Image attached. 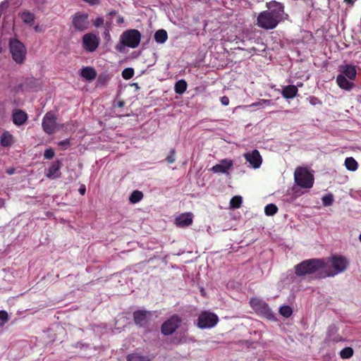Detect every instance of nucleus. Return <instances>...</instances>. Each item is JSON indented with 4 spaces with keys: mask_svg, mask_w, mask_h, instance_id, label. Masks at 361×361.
Here are the masks:
<instances>
[{
    "mask_svg": "<svg viewBox=\"0 0 361 361\" xmlns=\"http://www.w3.org/2000/svg\"><path fill=\"white\" fill-rule=\"evenodd\" d=\"M326 267L324 259H305L295 265V274L297 276L302 277L314 274H320Z\"/></svg>",
    "mask_w": 361,
    "mask_h": 361,
    "instance_id": "1",
    "label": "nucleus"
},
{
    "mask_svg": "<svg viewBox=\"0 0 361 361\" xmlns=\"http://www.w3.org/2000/svg\"><path fill=\"white\" fill-rule=\"evenodd\" d=\"M324 259L326 261L324 273L321 274L319 278L334 277L344 272L349 265L348 259L339 255H333Z\"/></svg>",
    "mask_w": 361,
    "mask_h": 361,
    "instance_id": "2",
    "label": "nucleus"
},
{
    "mask_svg": "<svg viewBox=\"0 0 361 361\" xmlns=\"http://www.w3.org/2000/svg\"><path fill=\"white\" fill-rule=\"evenodd\" d=\"M294 179L296 184L302 188H311L314 184L313 175L304 167L296 168Z\"/></svg>",
    "mask_w": 361,
    "mask_h": 361,
    "instance_id": "3",
    "label": "nucleus"
},
{
    "mask_svg": "<svg viewBox=\"0 0 361 361\" xmlns=\"http://www.w3.org/2000/svg\"><path fill=\"white\" fill-rule=\"evenodd\" d=\"M9 47L13 61L18 64L23 63L27 52L25 45L17 39H11L9 42Z\"/></svg>",
    "mask_w": 361,
    "mask_h": 361,
    "instance_id": "4",
    "label": "nucleus"
},
{
    "mask_svg": "<svg viewBox=\"0 0 361 361\" xmlns=\"http://www.w3.org/2000/svg\"><path fill=\"white\" fill-rule=\"evenodd\" d=\"M219 322L218 316L210 312H202L197 319V326L200 329H212Z\"/></svg>",
    "mask_w": 361,
    "mask_h": 361,
    "instance_id": "5",
    "label": "nucleus"
},
{
    "mask_svg": "<svg viewBox=\"0 0 361 361\" xmlns=\"http://www.w3.org/2000/svg\"><path fill=\"white\" fill-rule=\"evenodd\" d=\"M120 40L123 45L134 49L140 44L141 33L136 29L128 30L122 33Z\"/></svg>",
    "mask_w": 361,
    "mask_h": 361,
    "instance_id": "6",
    "label": "nucleus"
},
{
    "mask_svg": "<svg viewBox=\"0 0 361 361\" xmlns=\"http://www.w3.org/2000/svg\"><path fill=\"white\" fill-rule=\"evenodd\" d=\"M271 13H269L268 11L261 12L257 18L256 25L264 30H272L274 29L280 20L276 18Z\"/></svg>",
    "mask_w": 361,
    "mask_h": 361,
    "instance_id": "7",
    "label": "nucleus"
},
{
    "mask_svg": "<svg viewBox=\"0 0 361 361\" xmlns=\"http://www.w3.org/2000/svg\"><path fill=\"white\" fill-rule=\"evenodd\" d=\"M267 7L268 12L271 13V14L280 21L288 17L284 11V5L282 3L272 0L267 3Z\"/></svg>",
    "mask_w": 361,
    "mask_h": 361,
    "instance_id": "8",
    "label": "nucleus"
},
{
    "mask_svg": "<svg viewBox=\"0 0 361 361\" xmlns=\"http://www.w3.org/2000/svg\"><path fill=\"white\" fill-rule=\"evenodd\" d=\"M181 319L179 316L174 314L164 322L161 330L164 335H171L180 326Z\"/></svg>",
    "mask_w": 361,
    "mask_h": 361,
    "instance_id": "9",
    "label": "nucleus"
},
{
    "mask_svg": "<svg viewBox=\"0 0 361 361\" xmlns=\"http://www.w3.org/2000/svg\"><path fill=\"white\" fill-rule=\"evenodd\" d=\"M42 126L43 130L48 135H51L55 132L56 128V117L51 111H49L44 115Z\"/></svg>",
    "mask_w": 361,
    "mask_h": 361,
    "instance_id": "10",
    "label": "nucleus"
},
{
    "mask_svg": "<svg viewBox=\"0 0 361 361\" xmlns=\"http://www.w3.org/2000/svg\"><path fill=\"white\" fill-rule=\"evenodd\" d=\"M99 44L97 36L93 33H87L82 37V47L88 52H93L97 49Z\"/></svg>",
    "mask_w": 361,
    "mask_h": 361,
    "instance_id": "11",
    "label": "nucleus"
},
{
    "mask_svg": "<svg viewBox=\"0 0 361 361\" xmlns=\"http://www.w3.org/2000/svg\"><path fill=\"white\" fill-rule=\"evenodd\" d=\"M88 15L87 13H77L73 18V25L75 30L84 31L89 27Z\"/></svg>",
    "mask_w": 361,
    "mask_h": 361,
    "instance_id": "12",
    "label": "nucleus"
},
{
    "mask_svg": "<svg viewBox=\"0 0 361 361\" xmlns=\"http://www.w3.org/2000/svg\"><path fill=\"white\" fill-rule=\"evenodd\" d=\"M244 157L254 169H258L262 164V157L257 149L245 154Z\"/></svg>",
    "mask_w": 361,
    "mask_h": 361,
    "instance_id": "13",
    "label": "nucleus"
},
{
    "mask_svg": "<svg viewBox=\"0 0 361 361\" xmlns=\"http://www.w3.org/2000/svg\"><path fill=\"white\" fill-rule=\"evenodd\" d=\"M338 327L335 324H331L326 331V342L338 343L343 341V338L338 334Z\"/></svg>",
    "mask_w": 361,
    "mask_h": 361,
    "instance_id": "14",
    "label": "nucleus"
},
{
    "mask_svg": "<svg viewBox=\"0 0 361 361\" xmlns=\"http://www.w3.org/2000/svg\"><path fill=\"white\" fill-rule=\"evenodd\" d=\"M251 302L253 307L261 314L269 319L274 318V314L269 305L266 302L263 301H257L255 303L252 301Z\"/></svg>",
    "mask_w": 361,
    "mask_h": 361,
    "instance_id": "15",
    "label": "nucleus"
},
{
    "mask_svg": "<svg viewBox=\"0 0 361 361\" xmlns=\"http://www.w3.org/2000/svg\"><path fill=\"white\" fill-rule=\"evenodd\" d=\"M150 313L146 310H138L133 313V319L135 323L140 326H144L147 324Z\"/></svg>",
    "mask_w": 361,
    "mask_h": 361,
    "instance_id": "16",
    "label": "nucleus"
},
{
    "mask_svg": "<svg viewBox=\"0 0 361 361\" xmlns=\"http://www.w3.org/2000/svg\"><path fill=\"white\" fill-rule=\"evenodd\" d=\"M27 120V115L24 111L20 109H16L13 111L12 121L15 125L18 126H22L26 122Z\"/></svg>",
    "mask_w": 361,
    "mask_h": 361,
    "instance_id": "17",
    "label": "nucleus"
},
{
    "mask_svg": "<svg viewBox=\"0 0 361 361\" xmlns=\"http://www.w3.org/2000/svg\"><path fill=\"white\" fill-rule=\"evenodd\" d=\"M193 214L191 212H186L180 214L175 219L177 226H190L192 224Z\"/></svg>",
    "mask_w": 361,
    "mask_h": 361,
    "instance_id": "18",
    "label": "nucleus"
},
{
    "mask_svg": "<svg viewBox=\"0 0 361 361\" xmlns=\"http://www.w3.org/2000/svg\"><path fill=\"white\" fill-rule=\"evenodd\" d=\"M340 71L343 72V75L350 80H355L357 75L355 66L352 64H345L340 66Z\"/></svg>",
    "mask_w": 361,
    "mask_h": 361,
    "instance_id": "19",
    "label": "nucleus"
},
{
    "mask_svg": "<svg viewBox=\"0 0 361 361\" xmlns=\"http://www.w3.org/2000/svg\"><path fill=\"white\" fill-rule=\"evenodd\" d=\"M61 166V161L59 160H56L54 161L50 167L48 169V171L47 173V176L49 178H55L61 176V172L59 171L60 168Z\"/></svg>",
    "mask_w": 361,
    "mask_h": 361,
    "instance_id": "20",
    "label": "nucleus"
},
{
    "mask_svg": "<svg viewBox=\"0 0 361 361\" xmlns=\"http://www.w3.org/2000/svg\"><path fill=\"white\" fill-rule=\"evenodd\" d=\"M233 166V161L224 159L221 161V164H216L212 169V171L214 173H227L228 170L230 169Z\"/></svg>",
    "mask_w": 361,
    "mask_h": 361,
    "instance_id": "21",
    "label": "nucleus"
},
{
    "mask_svg": "<svg viewBox=\"0 0 361 361\" xmlns=\"http://www.w3.org/2000/svg\"><path fill=\"white\" fill-rule=\"evenodd\" d=\"M338 87L345 90H350L354 87V83L350 82L343 74H339L336 78Z\"/></svg>",
    "mask_w": 361,
    "mask_h": 361,
    "instance_id": "22",
    "label": "nucleus"
},
{
    "mask_svg": "<svg viewBox=\"0 0 361 361\" xmlns=\"http://www.w3.org/2000/svg\"><path fill=\"white\" fill-rule=\"evenodd\" d=\"M80 75L87 80L92 81L96 78L97 71L92 67L85 66L81 69Z\"/></svg>",
    "mask_w": 361,
    "mask_h": 361,
    "instance_id": "23",
    "label": "nucleus"
},
{
    "mask_svg": "<svg viewBox=\"0 0 361 361\" xmlns=\"http://www.w3.org/2000/svg\"><path fill=\"white\" fill-rule=\"evenodd\" d=\"M298 87L293 85L286 86L282 91V95L286 99H293L298 93Z\"/></svg>",
    "mask_w": 361,
    "mask_h": 361,
    "instance_id": "24",
    "label": "nucleus"
},
{
    "mask_svg": "<svg viewBox=\"0 0 361 361\" xmlns=\"http://www.w3.org/2000/svg\"><path fill=\"white\" fill-rule=\"evenodd\" d=\"M0 142L4 147H10L14 142L13 136L8 131H4L1 134Z\"/></svg>",
    "mask_w": 361,
    "mask_h": 361,
    "instance_id": "25",
    "label": "nucleus"
},
{
    "mask_svg": "<svg viewBox=\"0 0 361 361\" xmlns=\"http://www.w3.org/2000/svg\"><path fill=\"white\" fill-rule=\"evenodd\" d=\"M154 37L157 43L163 44L167 40L168 34L165 30L160 29L155 32Z\"/></svg>",
    "mask_w": 361,
    "mask_h": 361,
    "instance_id": "26",
    "label": "nucleus"
},
{
    "mask_svg": "<svg viewBox=\"0 0 361 361\" xmlns=\"http://www.w3.org/2000/svg\"><path fill=\"white\" fill-rule=\"evenodd\" d=\"M20 18L25 24H28L30 25L34 23L35 19V15L32 13L27 11L23 12L20 15Z\"/></svg>",
    "mask_w": 361,
    "mask_h": 361,
    "instance_id": "27",
    "label": "nucleus"
},
{
    "mask_svg": "<svg viewBox=\"0 0 361 361\" xmlns=\"http://www.w3.org/2000/svg\"><path fill=\"white\" fill-rule=\"evenodd\" d=\"M127 361H152L148 356L142 355L140 353H134L127 356Z\"/></svg>",
    "mask_w": 361,
    "mask_h": 361,
    "instance_id": "28",
    "label": "nucleus"
},
{
    "mask_svg": "<svg viewBox=\"0 0 361 361\" xmlns=\"http://www.w3.org/2000/svg\"><path fill=\"white\" fill-rule=\"evenodd\" d=\"M187 87H188V84L185 82V80H180L177 81L175 84V87H174L175 92L178 94H182L185 92Z\"/></svg>",
    "mask_w": 361,
    "mask_h": 361,
    "instance_id": "29",
    "label": "nucleus"
},
{
    "mask_svg": "<svg viewBox=\"0 0 361 361\" xmlns=\"http://www.w3.org/2000/svg\"><path fill=\"white\" fill-rule=\"evenodd\" d=\"M344 164L346 169L350 171H355L357 169V162L353 157H347Z\"/></svg>",
    "mask_w": 361,
    "mask_h": 361,
    "instance_id": "30",
    "label": "nucleus"
},
{
    "mask_svg": "<svg viewBox=\"0 0 361 361\" xmlns=\"http://www.w3.org/2000/svg\"><path fill=\"white\" fill-rule=\"evenodd\" d=\"M143 193L140 190H134L129 197V201L130 203L135 204L139 202L143 198Z\"/></svg>",
    "mask_w": 361,
    "mask_h": 361,
    "instance_id": "31",
    "label": "nucleus"
},
{
    "mask_svg": "<svg viewBox=\"0 0 361 361\" xmlns=\"http://www.w3.org/2000/svg\"><path fill=\"white\" fill-rule=\"evenodd\" d=\"M243 198L240 195H235L230 200V207L232 209H238L241 207Z\"/></svg>",
    "mask_w": 361,
    "mask_h": 361,
    "instance_id": "32",
    "label": "nucleus"
},
{
    "mask_svg": "<svg viewBox=\"0 0 361 361\" xmlns=\"http://www.w3.org/2000/svg\"><path fill=\"white\" fill-rule=\"evenodd\" d=\"M353 355V349L350 347H345L340 351V356L343 359H349Z\"/></svg>",
    "mask_w": 361,
    "mask_h": 361,
    "instance_id": "33",
    "label": "nucleus"
},
{
    "mask_svg": "<svg viewBox=\"0 0 361 361\" xmlns=\"http://www.w3.org/2000/svg\"><path fill=\"white\" fill-rule=\"evenodd\" d=\"M278 211V208L274 204H269L264 208V212L267 216H272Z\"/></svg>",
    "mask_w": 361,
    "mask_h": 361,
    "instance_id": "34",
    "label": "nucleus"
},
{
    "mask_svg": "<svg viewBox=\"0 0 361 361\" xmlns=\"http://www.w3.org/2000/svg\"><path fill=\"white\" fill-rule=\"evenodd\" d=\"M279 313L282 316L288 318V317L291 316V314L293 313V310H292V308L290 306L284 305V306H282V307H280Z\"/></svg>",
    "mask_w": 361,
    "mask_h": 361,
    "instance_id": "35",
    "label": "nucleus"
},
{
    "mask_svg": "<svg viewBox=\"0 0 361 361\" xmlns=\"http://www.w3.org/2000/svg\"><path fill=\"white\" fill-rule=\"evenodd\" d=\"M134 75V69L132 68H126L122 71V77L125 80H129Z\"/></svg>",
    "mask_w": 361,
    "mask_h": 361,
    "instance_id": "36",
    "label": "nucleus"
},
{
    "mask_svg": "<svg viewBox=\"0 0 361 361\" xmlns=\"http://www.w3.org/2000/svg\"><path fill=\"white\" fill-rule=\"evenodd\" d=\"M334 202V197L331 194L326 195L322 197V204L324 207L331 206Z\"/></svg>",
    "mask_w": 361,
    "mask_h": 361,
    "instance_id": "37",
    "label": "nucleus"
},
{
    "mask_svg": "<svg viewBox=\"0 0 361 361\" xmlns=\"http://www.w3.org/2000/svg\"><path fill=\"white\" fill-rule=\"evenodd\" d=\"M176 149L172 148L170 149L169 154L166 157V161L169 164H173L176 161Z\"/></svg>",
    "mask_w": 361,
    "mask_h": 361,
    "instance_id": "38",
    "label": "nucleus"
},
{
    "mask_svg": "<svg viewBox=\"0 0 361 361\" xmlns=\"http://www.w3.org/2000/svg\"><path fill=\"white\" fill-rule=\"evenodd\" d=\"M54 151L52 148H48L44 151V157L47 159H51L54 157Z\"/></svg>",
    "mask_w": 361,
    "mask_h": 361,
    "instance_id": "39",
    "label": "nucleus"
},
{
    "mask_svg": "<svg viewBox=\"0 0 361 361\" xmlns=\"http://www.w3.org/2000/svg\"><path fill=\"white\" fill-rule=\"evenodd\" d=\"M9 319L8 314L6 311L5 310H1L0 311V320H1L4 322H8Z\"/></svg>",
    "mask_w": 361,
    "mask_h": 361,
    "instance_id": "40",
    "label": "nucleus"
},
{
    "mask_svg": "<svg viewBox=\"0 0 361 361\" xmlns=\"http://www.w3.org/2000/svg\"><path fill=\"white\" fill-rule=\"evenodd\" d=\"M58 145L61 147H63L65 148L68 147L70 145V141L68 139L60 141Z\"/></svg>",
    "mask_w": 361,
    "mask_h": 361,
    "instance_id": "41",
    "label": "nucleus"
},
{
    "mask_svg": "<svg viewBox=\"0 0 361 361\" xmlns=\"http://www.w3.org/2000/svg\"><path fill=\"white\" fill-rule=\"evenodd\" d=\"M104 23V20L102 18H97L94 22V25L96 27H99Z\"/></svg>",
    "mask_w": 361,
    "mask_h": 361,
    "instance_id": "42",
    "label": "nucleus"
},
{
    "mask_svg": "<svg viewBox=\"0 0 361 361\" xmlns=\"http://www.w3.org/2000/svg\"><path fill=\"white\" fill-rule=\"evenodd\" d=\"M221 102L224 106H227L229 104V99L226 96L221 97Z\"/></svg>",
    "mask_w": 361,
    "mask_h": 361,
    "instance_id": "43",
    "label": "nucleus"
},
{
    "mask_svg": "<svg viewBox=\"0 0 361 361\" xmlns=\"http://www.w3.org/2000/svg\"><path fill=\"white\" fill-rule=\"evenodd\" d=\"M86 192V188L85 185H82L79 188V192L81 195H84Z\"/></svg>",
    "mask_w": 361,
    "mask_h": 361,
    "instance_id": "44",
    "label": "nucleus"
},
{
    "mask_svg": "<svg viewBox=\"0 0 361 361\" xmlns=\"http://www.w3.org/2000/svg\"><path fill=\"white\" fill-rule=\"evenodd\" d=\"M116 22H117V23H118V24H119V25H120V24H122V23L124 22V19H123V17H121V16H118V17L117 18Z\"/></svg>",
    "mask_w": 361,
    "mask_h": 361,
    "instance_id": "45",
    "label": "nucleus"
},
{
    "mask_svg": "<svg viewBox=\"0 0 361 361\" xmlns=\"http://www.w3.org/2000/svg\"><path fill=\"white\" fill-rule=\"evenodd\" d=\"M14 172H15V169H13V168L8 169H7V170H6V173H7L8 174H9V175H12V174H13V173H14Z\"/></svg>",
    "mask_w": 361,
    "mask_h": 361,
    "instance_id": "46",
    "label": "nucleus"
},
{
    "mask_svg": "<svg viewBox=\"0 0 361 361\" xmlns=\"http://www.w3.org/2000/svg\"><path fill=\"white\" fill-rule=\"evenodd\" d=\"M355 1L356 0H344V1L349 5H353Z\"/></svg>",
    "mask_w": 361,
    "mask_h": 361,
    "instance_id": "47",
    "label": "nucleus"
},
{
    "mask_svg": "<svg viewBox=\"0 0 361 361\" xmlns=\"http://www.w3.org/2000/svg\"><path fill=\"white\" fill-rule=\"evenodd\" d=\"M104 34H105V38H106L108 40H109L111 38V35L109 34V30H107V32H105Z\"/></svg>",
    "mask_w": 361,
    "mask_h": 361,
    "instance_id": "48",
    "label": "nucleus"
},
{
    "mask_svg": "<svg viewBox=\"0 0 361 361\" xmlns=\"http://www.w3.org/2000/svg\"><path fill=\"white\" fill-rule=\"evenodd\" d=\"M117 105H118V107H120V108H121V107H122V106H124V102H123V101H119V102H118Z\"/></svg>",
    "mask_w": 361,
    "mask_h": 361,
    "instance_id": "49",
    "label": "nucleus"
},
{
    "mask_svg": "<svg viewBox=\"0 0 361 361\" xmlns=\"http://www.w3.org/2000/svg\"><path fill=\"white\" fill-rule=\"evenodd\" d=\"M317 99L316 97H312V98L311 99V103H312V104H314L315 103H314V102H313V100H317Z\"/></svg>",
    "mask_w": 361,
    "mask_h": 361,
    "instance_id": "50",
    "label": "nucleus"
},
{
    "mask_svg": "<svg viewBox=\"0 0 361 361\" xmlns=\"http://www.w3.org/2000/svg\"><path fill=\"white\" fill-rule=\"evenodd\" d=\"M4 257V252L0 251V258Z\"/></svg>",
    "mask_w": 361,
    "mask_h": 361,
    "instance_id": "51",
    "label": "nucleus"
},
{
    "mask_svg": "<svg viewBox=\"0 0 361 361\" xmlns=\"http://www.w3.org/2000/svg\"><path fill=\"white\" fill-rule=\"evenodd\" d=\"M263 102H264V103H268V104H269L271 101H270V100H266V99H264V100H263Z\"/></svg>",
    "mask_w": 361,
    "mask_h": 361,
    "instance_id": "52",
    "label": "nucleus"
},
{
    "mask_svg": "<svg viewBox=\"0 0 361 361\" xmlns=\"http://www.w3.org/2000/svg\"><path fill=\"white\" fill-rule=\"evenodd\" d=\"M35 31H38L39 30V26L38 25L35 26Z\"/></svg>",
    "mask_w": 361,
    "mask_h": 361,
    "instance_id": "53",
    "label": "nucleus"
},
{
    "mask_svg": "<svg viewBox=\"0 0 361 361\" xmlns=\"http://www.w3.org/2000/svg\"><path fill=\"white\" fill-rule=\"evenodd\" d=\"M81 345H81L80 343H77V344H76V345H75V346H76V347H80Z\"/></svg>",
    "mask_w": 361,
    "mask_h": 361,
    "instance_id": "54",
    "label": "nucleus"
},
{
    "mask_svg": "<svg viewBox=\"0 0 361 361\" xmlns=\"http://www.w3.org/2000/svg\"><path fill=\"white\" fill-rule=\"evenodd\" d=\"M4 203L3 200L0 199V206Z\"/></svg>",
    "mask_w": 361,
    "mask_h": 361,
    "instance_id": "55",
    "label": "nucleus"
},
{
    "mask_svg": "<svg viewBox=\"0 0 361 361\" xmlns=\"http://www.w3.org/2000/svg\"><path fill=\"white\" fill-rule=\"evenodd\" d=\"M210 228H211L210 227H208V228H207V232L208 233H210Z\"/></svg>",
    "mask_w": 361,
    "mask_h": 361,
    "instance_id": "56",
    "label": "nucleus"
},
{
    "mask_svg": "<svg viewBox=\"0 0 361 361\" xmlns=\"http://www.w3.org/2000/svg\"><path fill=\"white\" fill-rule=\"evenodd\" d=\"M359 239H360V241L361 242V233L360 234Z\"/></svg>",
    "mask_w": 361,
    "mask_h": 361,
    "instance_id": "57",
    "label": "nucleus"
},
{
    "mask_svg": "<svg viewBox=\"0 0 361 361\" xmlns=\"http://www.w3.org/2000/svg\"><path fill=\"white\" fill-rule=\"evenodd\" d=\"M109 15H113V12L112 11L109 12Z\"/></svg>",
    "mask_w": 361,
    "mask_h": 361,
    "instance_id": "58",
    "label": "nucleus"
},
{
    "mask_svg": "<svg viewBox=\"0 0 361 361\" xmlns=\"http://www.w3.org/2000/svg\"><path fill=\"white\" fill-rule=\"evenodd\" d=\"M257 104H252V106H257Z\"/></svg>",
    "mask_w": 361,
    "mask_h": 361,
    "instance_id": "59",
    "label": "nucleus"
},
{
    "mask_svg": "<svg viewBox=\"0 0 361 361\" xmlns=\"http://www.w3.org/2000/svg\"><path fill=\"white\" fill-rule=\"evenodd\" d=\"M114 276H118V274H114Z\"/></svg>",
    "mask_w": 361,
    "mask_h": 361,
    "instance_id": "60",
    "label": "nucleus"
}]
</instances>
